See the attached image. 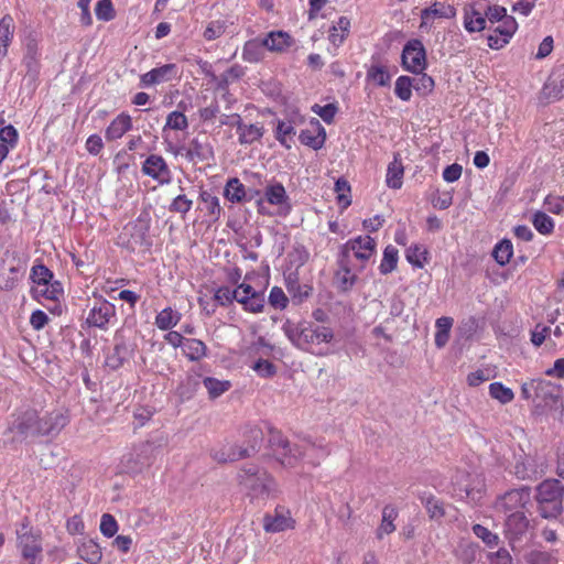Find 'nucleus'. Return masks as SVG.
Returning <instances> with one entry per match:
<instances>
[{
  "label": "nucleus",
  "mask_w": 564,
  "mask_h": 564,
  "mask_svg": "<svg viewBox=\"0 0 564 564\" xmlns=\"http://www.w3.org/2000/svg\"><path fill=\"white\" fill-rule=\"evenodd\" d=\"M282 330L296 348L316 356L327 355V345L334 339L330 327L307 322L294 323L286 319Z\"/></svg>",
  "instance_id": "1"
},
{
  "label": "nucleus",
  "mask_w": 564,
  "mask_h": 564,
  "mask_svg": "<svg viewBox=\"0 0 564 564\" xmlns=\"http://www.w3.org/2000/svg\"><path fill=\"white\" fill-rule=\"evenodd\" d=\"M238 481L252 502H267L279 494L275 479L262 467L248 464L238 474Z\"/></svg>",
  "instance_id": "2"
},
{
  "label": "nucleus",
  "mask_w": 564,
  "mask_h": 564,
  "mask_svg": "<svg viewBox=\"0 0 564 564\" xmlns=\"http://www.w3.org/2000/svg\"><path fill=\"white\" fill-rule=\"evenodd\" d=\"M270 446L273 455L284 467H293L302 456L314 452L316 448L315 444L305 443L304 445L293 444L291 445L280 432H271Z\"/></svg>",
  "instance_id": "3"
},
{
  "label": "nucleus",
  "mask_w": 564,
  "mask_h": 564,
  "mask_svg": "<svg viewBox=\"0 0 564 564\" xmlns=\"http://www.w3.org/2000/svg\"><path fill=\"white\" fill-rule=\"evenodd\" d=\"M536 500L543 518H555L562 510L563 487L557 479L544 480L538 487Z\"/></svg>",
  "instance_id": "4"
},
{
  "label": "nucleus",
  "mask_w": 564,
  "mask_h": 564,
  "mask_svg": "<svg viewBox=\"0 0 564 564\" xmlns=\"http://www.w3.org/2000/svg\"><path fill=\"white\" fill-rule=\"evenodd\" d=\"M15 533L17 546L24 564H36L43 551L41 533L34 531L28 522H23Z\"/></svg>",
  "instance_id": "5"
},
{
  "label": "nucleus",
  "mask_w": 564,
  "mask_h": 564,
  "mask_svg": "<svg viewBox=\"0 0 564 564\" xmlns=\"http://www.w3.org/2000/svg\"><path fill=\"white\" fill-rule=\"evenodd\" d=\"M561 386L542 378H532L521 383V397L540 403H549L558 397Z\"/></svg>",
  "instance_id": "6"
},
{
  "label": "nucleus",
  "mask_w": 564,
  "mask_h": 564,
  "mask_svg": "<svg viewBox=\"0 0 564 564\" xmlns=\"http://www.w3.org/2000/svg\"><path fill=\"white\" fill-rule=\"evenodd\" d=\"M454 496L473 502L480 500L485 484L479 475L457 473L453 478Z\"/></svg>",
  "instance_id": "7"
},
{
  "label": "nucleus",
  "mask_w": 564,
  "mask_h": 564,
  "mask_svg": "<svg viewBox=\"0 0 564 564\" xmlns=\"http://www.w3.org/2000/svg\"><path fill=\"white\" fill-rule=\"evenodd\" d=\"M402 65L405 70L420 74L426 67V53L420 40H410L402 51Z\"/></svg>",
  "instance_id": "8"
},
{
  "label": "nucleus",
  "mask_w": 564,
  "mask_h": 564,
  "mask_svg": "<svg viewBox=\"0 0 564 564\" xmlns=\"http://www.w3.org/2000/svg\"><path fill=\"white\" fill-rule=\"evenodd\" d=\"M263 202L276 206L279 215L286 216L291 212L290 198L284 186L279 182L268 184L264 189V198L258 200V208L262 214L265 213Z\"/></svg>",
  "instance_id": "9"
},
{
  "label": "nucleus",
  "mask_w": 564,
  "mask_h": 564,
  "mask_svg": "<svg viewBox=\"0 0 564 564\" xmlns=\"http://www.w3.org/2000/svg\"><path fill=\"white\" fill-rule=\"evenodd\" d=\"M86 322L91 327L106 329L116 322V306L107 300H98L89 310Z\"/></svg>",
  "instance_id": "10"
},
{
  "label": "nucleus",
  "mask_w": 564,
  "mask_h": 564,
  "mask_svg": "<svg viewBox=\"0 0 564 564\" xmlns=\"http://www.w3.org/2000/svg\"><path fill=\"white\" fill-rule=\"evenodd\" d=\"M492 28V33L487 39L488 46L492 50H500L510 42L518 29V23L512 15H509Z\"/></svg>",
  "instance_id": "11"
},
{
  "label": "nucleus",
  "mask_w": 564,
  "mask_h": 564,
  "mask_svg": "<svg viewBox=\"0 0 564 564\" xmlns=\"http://www.w3.org/2000/svg\"><path fill=\"white\" fill-rule=\"evenodd\" d=\"M377 242L370 236H358L349 239L343 247L344 253L351 252L360 262L369 261L376 253Z\"/></svg>",
  "instance_id": "12"
},
{
  "label": "nucleus",
  "mask_w": 564,
  "mask_h": 564,
  "mask_svg": "<svg viewBox=\"0 0 564 564\" xmlns=\"http://www.w3.org/2000/svg\"><path fill=\"white\" fill-rule=\"evenodd\" d=\"M150 446L142 444L133 447L128 454L121 459V467L126 473H140L145 467L150 466Z\"/></svg>",
  "instance_id": "13"
},
{
  "label": "nucleus",
  "mask_w": 564,
  "mask_h": 564,
  "mask_svg": "<svg viewBox=\"0 0 564 564\" xmlns=\"http://www.w3.org/2000/svg\"><path fill=\"white\" fill-rule=\"evenodd\" d=\"M294 527L295 520L290 510L284 507H276L273 513H268L263 518V529L268 533H279L292 530Z\"/></svg>",
  "instance_id": "14"
},
{
  "label": "nucleus",
  "mask_w": 564,
  "mask_h": 564,
  "mask_svg": "<svg viewBox=\"0 0 564 564\" xmlns=\"http://www.w3.org/2000/svg\"><path fill=\"white\" fill-rule=\"evenodd\" d=\"M142 172L159 184H169L172 180L171 170L165 160L158 154H151L142 164Z\"/></svg>",
  "instance_id": "15"
},
{
  "label": "nucleus",
  "mask_w": 564,
  "mask_h": 564,
  "mask_svg": "<svg viewBox=\"0 0 564 564\" xmlns=\"http://www.w3.org/2000/svg\"><path fill=\"white\" fill-rule=\"evenodd\" d=\"M235 297L243 308L251 313H260L264 306V299L250 284L241 283L235 290Z\"/></svg>",
  "instance_id": "16"
},
{
  "label": "nucleus",
  "mask_w": 564,
  "mask_h": 564,
  "mask_svg": "<svg viewBox=\"0 0 564 564\" xmlns=\"http://www.w3.org/2000/svg\"><path fill=\"white\" fill-rule=\"evenodd\" d=\"M531 498V491L528 487H520L518 489L506 492L497 502V508L505 512L520 511Z\"/></svg>",
  "instance_id": "17"
},
{
  "label": "nucleus",
  "mask_w": 564,
  "mask_h": 564,
  "mask_svg": "<svg viewBox=\"0 0 564 564\" xmlns=\"http://www.w3.org/2000/svg\"><path fill=\"white\" fill-rule=\"evenodd\" d=\"M456 15V9L445 2H435L431 7L422 10L421 24L422 30H430L436 19H453Z\"/></svg>",
  "instance_id": "18"
},
{
  "label": "nucleus",
  "mask_w": 564,
  "mask_h": 564,
  "mask_svg": "<svg viewBox=\"0 0 564 564\" xmlns=\"http://www.w3.org/2000/svg\"><path fill=\"white\" fill-rule=\"evenodd\" d=\"M39 425L32 426L41 435L57 434L68 422L67 416L59 411L39 417Z\"/></svg>",
  "instance_id": "19"
},
{
  "label": "nucleus",
  "mask_w": 564,
  "mask_h": 564,
  "mask_svg": "<svg viewBox=\"0 0 564 564\" xmlns=\"http://www.w3.org/2000/svg\"><path fill=\"white\" fill-rule=\"evenodd\" d=\"M177 67L175 64H165L163 66L151 69L143 74L140 78L142 86L150 87L158 84L166 83L175 78Z\"/></svg>",
  "instance_id": "20"
},
{
  "label": "nucleus",
  "mask_w": 564,
  "mask_h": 564,
  "mask_svg": "<svg viewBox=\"0 0 564 564\" xmlns=\"http://www.w3.org/2000/svg\"><path fill=\"white\" fill-rule=\"evenodd\" d=\"M236 119V128L238 133V141L240 144H251L258 140H260L264 133V129L262 126L258 123H245L242 122L239 115H235Z\"/></svg>",
  "instance_id": "21"
},
{
  "label": "nucleus",
  "mask_w": 564,
  "mask_h": 564,
  "mask_svg": "<svg viewBox=\"0 0 564 564\" xmlns=\"http://www.w3.org/2000/svg\"><path fill=\"white\" fill-rule=\"evenodd\" d=\"M312 128L305 129L300 133V140L303 144L318 150L321 149L326 140V131L319 121L315 118L311 120Z\"/></svg>",
  "instance_id": "22"
},
{
  "label": "nucleus",
  "mask_w": 564,
  "mask_h": 564,
  "mask_svg": "<svg viewBox=\"0 0 564 564\" xmlns=\"http://www.w3.org/2000/svg\"><path fill=\"white\" fill-rule=\"evenodd\" d=\"M131 129V116L126 112H121L106 128L105 138L107 141H115L121 139Z\"/></svg>",
  "instance_id": "23"
},
{
  "label": "nucleus",
  "mask_w": 564,
  "mask_h": 564,
  "mask_svg": "<svg viewBox=\"0 0 564 564\" xmlns=\"http://www.w3.org/2000/svg\"><path fill=\"white\" fill-rule=\"evenodd\" d=\"M32 296L39 302L42 300L59 302L64 296V289L59 281L53 280L45 286H33Z\"/></svg>",
  "instance_id": "24"
},
{
  "label": "nucleus",
  "mask_w": 564,
  "mask_h": 564,
  "mask_svg": "<svg viewBox=\"0 0 564 564\" xmlns=\"http://www.w3.org/2000/svg\"><path fill=\"white\" fill-rule=\"evenodd\" d=\"M214 155L213 148L207 141L193 139L186 149L185 156L191 162L208 161Z\"/></svg>",
  "instance_id": "25"
},
{
  "label": "nucleus",
  "mask_w": 564,
  "mask_h": 564,
  "mask_svg": "<svg viewBox=\"0 0 564 564\" xmlns=\"http://www.w3.org/2000/svg\"><path fill=\"white\" fill-rule=\"evenodd\" d=\"M349 30L350 20L347 17H340L329 29L328 40L333 45L334 51H330V48H328V51L333 55L336 54L337 47H339L344 43L345 39L349 34Z\"/></svg>",
  "instance_id": "26"
},
{
  "label": "nucleus",
  "mask_w": 564,
  "mask_h": 564,
  "mask_svg": "<svg viewBox=\"0 0 564 564\" xmlns=\"http://www.w3.org/2000/svg\"><path fill=\"white\" fill-rule=\"evenodd\" d=\"M14 20L10 14H6L0 20V63L8 54V48L14 35Z\"/></svg>",
  "instance_id": "27"
},
{
  "label": "nucleus",
  "mask_w": 564,
  "mask_h": 564,
  "mask_svg": "<svg viewBox=\"0 0 564 564\" xmlns=\"http://www.w3.org/2000/svg\"><path fill=\"white\" fill-rule=\"evenodd\" d=\"M199 208L205 212L212 221H217L223 214L219 198L208 191L200 192Z\"/></svg>",
  "instance_id": "28"
},
{
  "label": "nucleus",
  "mask_w": 564,
  "mask_h": 564,
  "mask_svg": "<svg viewBox=\"0 0 564 564\" xmlns=\"http://www.w3.org/2000/svg\"><path fill=\"white\" fill-rule=\"evenodd\" d=\"M39 414L36 411L29 410L14 421L12 430L24 436L39 435L40 433L32 429V426L39 425Z\"/></svg>",
  "instance_id": "29"
},
{
  "label": "nucleus",
  "mask_w": 564,
  "mask_h": 564,
  "mask_svg": "<svg viewBox=\"0 0 564 564\" xmlns=\"http://www.w3.org/2000/svg\"><path fill=\"white\" fill-rule=\"evenodd\" d=\"M263 44L271 52H283L293 44L292 36L283 31H272L264 39Z\"/></svg>",
  "instance_id": "30"
},
{
  "label": "nucleus",
  "mask_w": 564,
  "mask_h": 564,
  "mask_svg": "<svg viewBox=\"0 0 564 564\" xmlns=\"http://www.w3.org/2000/svg\"><path fill=\"white\" fill-rule=\"evenodd\" d=\"M463 24L465 30L469 33L480 32L488 29L485 14L477 11L474 6L465 8Z\"/></svg>",
  "instance_id": "31"
},
{
  "label": "nucleus",
  "mask_w": 564,
  "mask_h": 564,
  "mask_svg": "<svg viewBox=\"0 0 564 564\" xmlns=\"http://www.w3.org/2000/svg\"><path fill=\"white\" fill-rule=\"evenodd\" d=\"M78 556L88 564H99L102 558V552L97 542L85 540L77 547Z\"/></svg>",
  "instance_id": "32"
},
{
  "label": "nucleus",
  "mask_w": 564,
  "mask_h": 564,
  "mask_svg": "<svg viewBox=\"0 0 564 564\" xmlns=\"http://www.w3.org/2000/svg\"><path fill=\"white\" fill-rule=\"evenodd\" d=\"M514 474L520 479H533L540 474L535 460L530 456H521L516 462Z\"/></svg>",
  "instance_id": "33"
},
{
  "label": "nucleus",
  "mask_w": 564,
  "mask_h": 564,
  "mask_svg": "<svg viewBox=\"0 0 564 564\" xmlns=\"http://www.w3.org/2000/svg\"><path fill=\"white\" fill-rule=\"evenodd\" d=\"M181 319L182 314L169 306L156 314L154 324L161 330H170L175 327Z\"/></svg>",
  "instance_id": "34"
},
{
  "label": "nucleus",
  "mask_w": 564,
  "mask_h": 564,
  "mask_svg": "<svg viewBox=\"0 0 564 564\" xmlns=\"http://www.w3.org/2000/svg\"><path fill=\"white\" fill-rule=\"evenodd\" d=\"M182 351L188 360L199 361L207 356L208 348L200 339L187 338Z\"/></svg>",
  "instance_id": "35"
},
{
  "label": "nucleus",
  "mask_w": 564,
  "mask_h": 564,
  "mask_svg": "<svg viewBox=\"0 0 564 564\" xmlns=\"http://www.w3.org/2000/svg\"><path fill=\"white\" fill-rule=\"evenodd\" d=\"M404 169L401 160L394 158V160L388 165L386 183L387 186L393 189L401 188L403 184Z\"/></svg>",
  "instance_id": "36"
},
{
  "label": "nucleus",
  "mask_w": 564,
  "mask_h": 564,
  "mask_svg": "<svg viewBox=\"0 0 564 564\" xmlns=\"http://www.w3.org/2000/svg\"><path fill=\"white\" fill-rule=\"evenodd\" d=\"M24 272V265L10 267L8 272L0 274V289L6 291L13 290L23 278Z\"/></svg>",
  "instance_id": "37"
},
{
  "label": "nucleus",
  "mask_w": 564,
  "mask_h": 564,
  "mask_svg": "<svg viewBox=\"0 0 564 564\" xmlns=\"http://www.w3.org/2000/svg\"><path fill=\"white\" fill-rule=\"evenodd\" d=\"M264 44L263 40H250L246 42L243 50H242V58L246 62L249 63H257L262 59L264 54Z\"/></svg>",
  "instance_id": "38"
},
{
  "label": "nucleus",
  "mask_w": 564,
  "mask_h": 564,
  "mask_svg": "<svg viewBox=\"0 0 564 564\" xmlns=\"http://www.w3.org/2000/svg\"><path fill=\"white\" fill-rule=\"evenodd\" d=\"M399 261V251L395 247L389 245L384 248L382 259L379 265L381 274L386 275L397 269Z\"/></svg>",
  "instance_id": "39"
},
{
  "label": "nucleus",
  "mask_w": 564,
  "mask_h": 564,
  "mask_svg": "<svg viewBox=\"0 0 564 564\" xmlns=\"http://www.w3.org/2000/svg\"><path fill=\"white\" fill-rule=\"evenodd\" d=\"M452 326H453L452 317L443 316V317H440L436 319V322H435V327H436L435 345L438 348H442L447 344Z\"/></svg>",
  "instance_id": "40"
},
{
  "label": "nucleus",
  "mask_w": 564,
  "mask_h": 564,
  "mask_svg": "<svg viewBox=\"0 0 564 564\" xmlns=\"http://www.w3.org/2000/svg\"><path fill=\"white\" fill-rule=\"evenodd\" d=\"M507 531L513 536L522 534L528 528V519L521 511L512 512L506 520Z\"/></svg>",
  "instance_id": "41"
},
{
  "label": "nucleus",
  "mask_w": 564,
  "mask_h": 564,
  "mask_svg": "<svg viewBox=\"0 0 564 564\" xmlns=\"http://www.w3.org/2000/svg\"><path fill=\"white\" fill-rule=\"evenodd\" d=\"M532 224L535 230L543 236L551 235L555 227V223L552 217L540 210L532 215Z\"/></svg>",
  "instance_id": "42"
},
{
  "label": "nucleus",
  "mask_w": 564,
  "mask_h": 564,
  "mask_svg": "<svg viewBox=\"0 0 564 564\" xmlns=\"http://www.w3.org/2000/svg\"><path fill=\"white\" fill-rule=\"evenodd\" d=\"M224 196L231 203H240L246 196L243 184L238 178H230L225 186Z\"/></svg>",
  "instance_id": "43"
},
{
  "label": "nucleus",
  "mask_w": 564,
  "mask_h": 564,
  "mask_svg": "<svg viewBox=\"0 0 564 564\" xmlns=\"http://www.w3.org/2000/svg\"><path fill=\"white\" fill-rule=\"evenodd\" d=\"M247 455V449H238L234 445L213 452V458L218 463L235 462Z\"/></svg>",
  "instance_id": "44"
},
{
  "label": "nucleus",
  "mask_w": 564,
  "mask_h": 564,
  "mask_svg": "<svg viewBox=\"0 0 564 564\" xmlns=\"http://www.w3.org/2000/svg\"><path fill=\"white\" fill-rule=\"evenodd\" d=\"M512 254L513 246L511 241L508 239L499 241L492 250V257L500 265H506L507 263H509Z\"/></svg>",
  "instance_id": "45"
},
{
  "label": "nucleus",
  "mask_w": 564,
  "mask_h": 564,
  "mask_svg": "<svg viewBox=\"0 0 564 564\" xmlns=\"http://www.w3.org/2000/svg\"><path fill=\"white\" fill-rule=\"evenodd\" d=\"M397 518V511L393 508L386 507L382 511V521L377 529V538L382 539L384 535L392 533L395 530L393 523Z\"/></svg>",
  "instance_id": "46"
},
{
  "label": "nucleus",
  "mask_w": 564,
  "mask_h": 564,
  "mask_svg": "<svg viewBox=\"0 0 564 564\" xmlns=\"http://www.w3.org/2000/svg\"><path fill=\"white\" fill-rule=\"evenodd\" d=\"M427 250L422 245H411L405 251V258L409 263L416 268H423L426 263Z\"/></svg>",
  "instance_id": "47"
},
{
  "label": "nucleus",
  "mask_w": 564,
  "mask_h": 564,
  "mask_svg": "<svg viewBox=\"0 0 564 564\" xmlns=\"http://www.w3.org/2000/svg\"><path fill=\"white\" fill-rule=\"evenodd\" d=\"M489 395L501 404H508L514 399L513 391L501 382L489 384Z\"/></svg>",
  "instance_id": "48"
},
{
  "label": "nucleus",
  "mask_w": 564,
  "mask_h": 564,
  "mask_svg": "<svg viewBox=\"0 0 564 564\" xmlns=\"http://www.w3.org/2000/svg\"><path fill=\"white\" fill-rule=\"evenodd\" d=\"M30 278L35 284L34 286H45V284L54 280L53 272L44 264L33 265Z\"/></svg>",
  "instance_id": "49"
},
{
  "label": "nucleus",
  "mask_w": 564,
  "mask_h": 564,
  "mask_svg": "<svg viewBox=\"0 0 564 564\" xmlns=\"http://www.w3.org/2000/svg\"><path fill=\"white\" fill-rule=\"evenodd\" d=\"M203 382L212 399L218 398L219 395L228 391L229 388L231 387L229 381L218 380L212 377L205 378Z\"/></svg>",
  "instance_id": "50"
},
{
  "label": "nucleus",
  "mask_w": 564,
  "mask_h": 564,
  "mask_svg": "<svg viewBox=\"0 0 564 564\" xmlns=\"http://www.w3.org/2000/svg\"><path fill=\"white\" fill-rule=\"evenodd\" d=\"M188 127L186 116L181 111H172L167 118L163 128V133H166L167 129L184 131Z\"/></svg>",
  "instance_id": "51"
},
{
  "label": "nucleus",
  "mask_w": 564,
  "mask_h": 564,
  "mask_svg": "<svg viewBox=\"0 0 564 564\" xmlns=\"http://www.w3.org/2000/svg\"><path fill=\"white\" fill-rule=\"evenodd\" d=\"M367 77L377 86H387L391 79L388 69L382 65H372L367 73Z\"/></svg>",
  "instance_id": "52"
},
{
  "label": "nucleus",
  "mask_w": 564,
  "mask_h": 564,
  "mask_svg": "<svg viewBox=\"0 0 564 564\" xmlns=\"http://www.w3.org/2000/svg\"><path fill=\"white\" fill-rule=\"evenodd\" d=\"M412 87H414V86H413L412 79L410 77L400 76L395 80L394 93L398 98H400L403 101H408L412 97Z\"/></svg>",
  "instance_id": "53"
},
{
  "label": "nucleus",
  "mask_w": 564,
  "mask_h": 564,
  "mask_svg": "<svg viewBox=\"0 0 564 564\" xmlns=\"http://www.w3.org/2000/svg\"><path fill=\"white\" fill-rule=\"evenodd\" d=\"M421 501L424 503L429 514L433 519H438L444 516L443 503L437 500L434 496H421Z\"/></svg>",
  "instance_id": "54"
},
{
  "label": "nucleus",
  "mask_w": 564,
  "mask_h": 564,
  "mask_svg": "<svg viewBox=\"0 0 564 564\" xmlns=\"http://www.w3.org/2000/svg\"><path fill=\"white\" fill-rule=\"evenodd\" d=\"M509 17L506 8L500 6H489L485 12L486 23L488 29H491L496 23L502 21L505 18Z\"/></svg>",
  "instance_id": "55"
},
{
  "label": "nucleus",
  "mask_w": 564,
  "mask_h": 564,
  "mask_svg": "<svg viewBox=\"0 0 564 564\" xmlns=\"http://www.w3.org/2000/svg\"><path fill=\"white\" fill-rule=\"evenodd\" d=\"M193 200L185 194L177 195L169 206L170 212L181 214L184 217L192 208Z\"/></svg>",
  "instance_id": "56"
},
{
  "label": "nucleus",
  "mask_w": 564,
  "mask_h": 564,
  "mask_svg": "<svg viewBox=\"0 0 564 564\" xmlns=\"http://www.w3.org/2000/svg\"><path fill=\"white\" fill-rule=\"evenodd\" d=\"M40 57V51L37 43L35 41H30L26 44V51L23 58V62L29 70H35L37 68Z\"/></svg>",
  "instance_id": "57"
},
{
  "label": "nucleus",
  "mask_w": 564,
  "mask_h": 564,
  "mask_svg": "<svg viewBox=\"0 0 564 564\" xmlns=\"http://www.w3.org/2000/svg\"><path fill=\"white\" fill-rule=\"evenodd\" d=\"M95 13L100 21H110L115 18V9L111 0H99L95 8Z\"/></svg>",
  "instance_id": "58"
},
{
  "label": "nucleus",
  "mask_w": 564,
  "mask_h": 564,
  "mask_svg": "<svg viewBox=\"0 0 564 564\" xmlns=\"http://www.w3.org/2000/svg\"><path fill=\"white\" fill-rule=\"evenodd\" d=\"M269 304L276 310H284L289 304V299L284 291L279 286H273L269 294Z\"/></svg>",
  "instance_id": "59"
},
{
  "label": "nucleus",
  "mask_w": 564,
  "mask_h": 564,
  "mask_svg": "<svg viewBox=\"0 0 564 564\" xmlns=\"http://www.w3.org/2000/svg\"><path fill=\"white\" fill-rule=\"evenodd\" d=\"M293 134H295V130L290 121L280 120L278 122L275 138L281 144L289 147L288 141Z\"/></svg>",
  "instance_id": "60"
},
{
  "label": "nucleus",
  "mask_w": 564,
  "mask_h": 564,
  "mask_svg": "<svg viewBox=\"0 0 564 564\" xmlns=\"http://www.w3.org/2000/svg\"><path fill=\"white\" fill-rule=\"evenodd\" d=\"M100 532L106 538H112L118 532V523L113 516L104 513L100 520Z\"/></svg>",
  "instance_id": "61"
},
{
  "label": "nucleus",
  "mask_w": 564,
  "mask_h": 564,
  "mask_svg": "<svg viewBox=\"0 0 564 564\" xmlns=\"http://www.w3.org/2000/svg\"><path fill=\"white\" fill-rule=\"evenodd\" d=\"M226 31L225 22L223 21H212L206 26L203 36L206 41H214L219 39Z\"/></svg>",
  "instance_id": "62"
},
{
  "label": "nucleus",
  "mask_w": 564,
  "mask_h": 564,
  "mask_svg": "<svg viewBox=\"0 0 564 564\" xmlns=\"http://www.w3.org/2000/svg\"><path fill=\"white\" fill-rule=\"evenodd\" d=\"M544 206L552 214H555V215L563 214L564 213V195L563 196L547 195L544 199Z\"/></svg>",
  "instance_id": "63"
},
{
  "label": "nucleus",
  "mask_w": 564,
  "mask_h": 564,
  "mask_svg": "<svg viewBox=\"0 0 564 564\" xmlns=\"http://www.w3.org/2000/svg\"><path fill=\"white\" fill-rule=\"evenodd\" d=\"M528 564H556V560L549 553L532 551L527 555Z\"/></svg>",
  "instance_id": "64"
}]
</instances>
